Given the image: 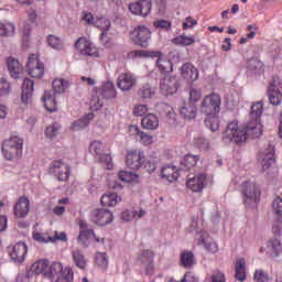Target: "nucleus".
Listing matches in <instances>:
<instances>
[{
  "mask_svg": "<svg viewBox=\"0 0 282 282\" xmlns=\"http://www.w3.org/2000/svg\"><path fill=\"white\" fill-rule=\"evenodd\" d=\"M263 115V104L258 101L251 106V120L246 126H239V121L232 120L227 124L223 132L221 140L225 144H243L249 138H261L263 133V126L261 124V116Z\"/></svg>",
  "mask_w": 282,
  "mask_h": 282,
  "instance_id": "obj_1",
  "label": "nucleus"
},
{
  "mask_svg": "<svg viewBox=\"0 0 282 282\" xmlns=\"http://www.w3.org/2000/svg\"><path fill=\"white\" fill-rule=\"evenodd\" d=\"M32 274H43L51 282H74V271L72 268H63L61 262H52L47 259H41L30 267Z\"/></svg>",
  "mask_w": 282,
  "mask_h": 282,
  "instance_id": "obj_2",
  "label": "nucleus"
},
{
  "mask_svg": "<svg viewBox=\"0 0 282 282\" xmlns=\"http://www.w3.org/2000/svg\"><path fill=\"white\" fill-rule=\"evenodd\" d=\"M2 155L6 160H19L23 155V139L11 137L2 143Z\"/></svg>",
  "mask_w": 282,
  "mask_h": 282,
  "instance_id": "obj_3",
  "label": "nucleus"
},
{
  "mask_svg": "<svg viewBox=\"0 0 282 282\" xmlns=\"http://www.w3.org/2000/svg\"><path fill=\"white\" fill-rule=\"evenodd\" d=\"M241 194L246 206H257L261 199V186L254 181H246L241 185Z\"/></svg>",
  "mask_w": 282,
  "mask_h": 282,
  "instance_id": "obj_4",
  "label": "nucleus"
},
{
  "mask_svg": "<svg viewBox=\"0 0 282 282\" xmlns=\"http://www.w3.org/2000/svg\"><path fill=\"white\" fill-rule=\"evenodd\" d=\"M32 237L36 243H56V241H67V234L65 231H54L51 236L50 232L45 231L43 228L35 224L32 231Z\"/></svg>",
  "mask_w": 282,
  "mask_h": 282,
  "instance_id": "obj_5",
  "label": "nucleus"
},
{
  "mask_svg": "<svg viewBox=\"0 0 282 282\" xmlns=\"http://www.w3.org/2000/svg\"><path fill=\"white\" fill-rule=\"evenodd\" d=\"M200 111L205 116L219 113L221 111V96L217 93L206 95L200 104Z\"/></svg>",
  "mask_w": 282,
  "mask_h": 282,
  "instance_id": "obj_6",
  "label": "nucleus"
},
{
  "mask_svg": "<svg viewBox=\"0 0 282 282\" xmlns=\"http://www.w3.org/2000/svg\"><path fill=\"white\" fill-rule=\"evenodd\" d=\"M74 47L82 56H90L91 58L100 56V51L85 36L77 39Z\"/></svg>",
  "mask_w": 282,
  "mask_h": 282,
  "instance_id": "obj_7",
  "label": "nucleus"
},
{
  "mask_svg": "<svg viewBox=\"0 0 282 282\" xmlns=\"http://www.w3.org/2000/svg\"><path fill=\"white\" fill-rule=\"evenodd\" d=\"M130 39L134 45L140 47H147L149 41L151 40V29L145 25H138L130 33Z\"/></svg>",
  "mask_w": 282,
  "mask_h": 282,
  "instance_id": "obj_8",
  "label": "nucleus"
},
{
  "mask_svg": "<svg viewBox=\"0 0 282 282\" xmlns=\"http://www.w3.org/2000/svg\"><path fill=\"white\" fill-rule=\"evenodd\" d=\"M145 160L147 155H144L142 149H134L128 151L126 156V164L128 169L137 171L138 169H142V165L144 164Z\"/></svg>",
  "mask_w": 282,
  "mask_h": 282,
  "instance_id": "obj_9",
  "label": "nucleus"
},
{
  "mask_svg": "<svg viewBox=\"0 0 282 282\" xmlns=\"http://www.w3.org/2000/svg\"><path fill=\"white\" fill-rule=\"evenodd\" d=\"M26 72L32 78H43L45 75V66L39 59V55L31 54L26 63Z\"/></svg>",
  "mask_w": 282,
  "mask_h": 282,
  "instance_id": "obj_10",
  "label": "nucleus"
},
{
  "mask_svg": "<svg viewBox=\"0 0 282 282\" xmlns=\"http://www.w3.org/2000/svg\"><path fill=\"white\" fill-rule=\"evenodd\" d=\"M155 259V253L151 250H142L137 254L135 263L144 268L145 274H153L155 265L153 261Z\"/></svg>",
  "mask_w": 282,
  "mask_h": 282,
  "instance_id": "obj_11",
  "label": "nucleus"
},
{
  "mask_svg": "<svg viewBox=\"0 0 282 282\" xmlns=\"http://www.w3.org/2000/svg\"><path fill=\"white\" fill-rule=\"evenodd\" d=\"M90 221L96 226H107L113 221V213L105 208H97L90 213Z\"/></svg>",
  "mask_w": 282,
  "mask_h": 282,
  "instance_id": "obj_12",
  "label": "nucleus"
},
{
  "mask_svg": "<svg viewBox=\"0 0 282 282\" xmlns=\"http://www.w3.org/2000/svg\"><path fill=\"white\" fill-rule=\"evenodd\" d=\"M198 246H203L210 254L219 252V245L206 231H198L195 236Z\"/></svg>",
  "mask_w": 282,
  "mask_h": 282,
  "instance_id": "obj_13",
  "label": "nucleus"
},
{
  "mask_svg": "<svg viewBox=\"0 0 282 282\" xmlns=\"http://www.w3.org/2000/svg\"><path fill=\"white\" fill-rule=\"evenodd\" d=\"M48 175L53 177H69L72 175V167L61 159L54 160L48 166Z\"/></svg>",
  "mask_w": 282,
  "mask_h": 282,
  "instance_id": "obj_14",
  "label": "nucleus"
},
{
  "mask_svg": "<svg viewBox=\"0 0 282 282\" xmlns=\"http://www.w3.org/2000/svg\"><path fill=\"white\" fill-rule=\"evenodd\" d=\"M180 74L188 85H193V83L199 79V70L191 63L183 64L180 68Z\"/></svg>",
  "mask_w": 282,
  "mask_h": 282,
  "instance_id": "obj_15",
  "label": "nucleus"
},
{
  "mask_svg": "<svg viewBox=\"0 0 282 282\" xmlns=\"http://www.w3.org/2000/svg\"><path fill=\"white\" fill-rule=\"evenodd\" d=\"M276 159H274V145L269 144L268 149L260 152L258 155V162L261 164L263 171H268Z\"/></svg>",
  "mask_w": 282,
  "mask_h": 282,
  "instance_id": "obj_16",
  "label": "nucleus"
},
{
  "mask_svg": "<svg viewBox=\"0 0 282 282\" xmlns=\"http://www.w3.org/2000/svg\"><path fill=\"white\" fill-rule=\"evenodd\" d=\"M177 89H180L177 77L167 76L161 80L160 90L163 96H173V94H177Z\"/></svg>",
  "mask_w": 282,
  "mask_h": 282,
  "instance_id": "obj_17",
  "label": "nucleus"
},
{
  "mask_svg": "<svg viewBox=\"0 0 282 282\" xmlns=\"http://www.w3.org/2000/svg\"><path fill=\"white\" fill-rule=\"evenodd\" d=\"M77 239L78 242L82 243V246H89V241H95L96 243L105 245L104 236L96 235L94 229L80 230Z\"/></svg>",
  "mask_w": 282,
  "mask_h": 282,
  "instance_id": "obj_18",
  "label": "nucleus"
},
{
  "mask_svg": "<svg viewBox=\"0 0 282 282\" xmlns=\"http://www.w3.org/2000/svg\"><path fill=\"white\" fill-rule=\"evenodd\" d=\"M138 83L135 79V75L132 73H121L117 80V87L121 89V91H131L133 86Z\"/></svg>",
  "mask_w": 282,
  "mask_h": 282,
  "instance_id": "obj_19",
  "label": "nucleus"
},
{
  "mask_svg": "<svg viewBox=\"0 0 282 282\" xmlns=\"http://www.w3.org/2000/svg\"><path fill=\"white\" fill-rule=\"evenodd\" d=\"M9 254L13 262L23 263L25 257H28V245L25 242H18L12 247Z\"/></svg>",
  "mask_w": 282,
  "mask_h": 282,
  "instance_id": "obj_20",
  "label": "nucleus"
},
{
  "mask_svg": "<svg viewBox=\"0 0 282 282\" xmlns=\"http://www.w3.org/2000/svg\"><path fill=\"white\" fill-rule=\"evenodd\" d=\"M151 0H141L129 6V11L139 17H148L151 13Z\"/></svg>",
  "mask_w": 282,
  "mask_h": 282,
  "instance_id": "obj_21",
  "label": "nucleus"
},
{
  "mask_svg": "<svg viewBox=\"0 0 282 282\" xmlns=\"http://www.w3.org/2000/svg\"><path fill=\"white\" fill-rule=\"evenodd\" d=\"M269 101L271 105H281L282 93L279 90V77H274L268 89Z\"/></svg>",
  "mask_w": 282,
  "mask_h": 282,
  "instance_id": "obj_22",
  "label": "nucleus"
},
{
  "mask_svg": "<svg viewBox=\"0 0 282 282\" xmlns=\"http://www.w3.org/2000/svg\"><path fill=\"white\" fill-rule=\"evenodd\" d=\"M34 94V82L30 78H25L22 84V104L28 106L32 105V96Z\"/></svg>",
  "mask_w": 282,
  "mask_h": 282,
  "instance_id": "obj_23",
  "label": "nucleus"
},
{
  "mask_svg": "<svg viewBox=\"0 0 282 282\" xmlns=\"http://www.w3.org/2000/svg\"><path fill=\"white\" fill-rule=\"evenodd\" d=\"M129 131L130 133H132V135H135L139 142H141V144H143L144 147H151V144L153 143V135L140 130V127L130 126Z\"/></svg>",
  "mask_w": 282,
  "mask_h": 282,
  "instance_id": "obj_24",
  "label": "nucleus"
},
{
  "mask_svg": "<svg viewBox=\"0 0 282 282\" xmlns=\"http://www.w3.org/2000/svg\"><path fill=\"white\" fill-rule=\"evenodd\" d=\"M138 184V177H130V178H124V177H118L115 180L109 181V188H113L115 191H120V188H124V186H135Z\"/></svg>",
  "mask_w": 282,
  "mask_h": 282,
  "instance_id": "obj_25",
  "label": "nucleus"
},
{
  "mask_svg": "<svg viewBox=\"0 0 282 282\" xmlns=\"http://www.w3.org/2000/svg\"><path fill=\"white\" fill-rule=\"evenodd\" d=\"M8 70L12 78H21L23 76V65L14 57L7 59Z\"/></svg>",
  "mask_w": 282,
  "mask_h": 282,
  "instance_id": "obj_26",
  "label": "nucleus"
},
{
  "mask_svg": "<svg viewBox=\"0 0 282 282\" xmlns=\"http://www.w3.org/2000/svg\"><path fill=\"white\" fill-rule=\"evenodd\" d=\"M30 213V199L28 197H20L14 206V215L15 217H28Z\"/></svg>",
  "mask_w": 282,
  "mask_h": 282,
  "instance_id": "obj_27",
  "label": "nucleus"
},
{
  "mask_svg": "<svg viewBox=\"0 0 282 282\" xmlns=\"http://www.w3.org/2000/svg\"><path fill=\"white\" fill-rule=\"evenodd\" d=\"M97 96L101 98H116V86L111 82H106L101 85V87L97 90Z\"/></svg>",
  "mask_w": 282,
  "mask_h": 282,
  "instance_id": "obj_28",
  "label": "nucleus"
},
{
  "mask_svg": "<svg viewBox=\"0 0 282 282\" xmlns=\"http://www.w3.org/2000/svg\"><path fill=\"white\" fill-rule=\"evenodd\" d=\"M141 127L143 129H147L148 131H155L158 127H160V118L153 113H148L142 120H141Z\"/></svg>",
  "mask_w": 282,
  "mask_h": 282,
  "instance_id": "obj_29",
  "label": "nucleus"
},
{
  "mask_svg": "<svg viewBox=\"0 0 282 282\" xmlns=\"http://www.w3.org/2000/svg\"><path fill=\"white\" fill-rule=\"evenodd\" d=\"M206 186V178L204 177H192L186 182V187L192 191V193H202Z\"/></svg>",
  "mask_w": 282,
  "mask_h": 282,
  "instance_id": "obj_30",
  "label": "nucleus"
},
{
  "mask_svg": "<svg viewBox=\"0 0 282 282\" xmlns=\"http://www.w3.org/2000/svg\"><path fill=\"white\" fill-rule=\"evenodd\" d=\"M180 113L181 116H183V118L185 120H193V118H195L197 116V105L192 104V102H185L181 109H180Z\"/></svg>",
  "mask_w": 282,
  "mask_h": 282,
  "instance_id": "obj_31",
  "label": "nucleus"
},
{
  "mask_svg": "<svg viewBox=\"0 0 282 282\" xmlns=\"http://www.w3.org/2000/svg\"><path fill=\"white\" fill-rule=\"evenodd\" d=\"M122 202V196L117 193H106L101 196V205L113 208V206H118Z\"/></svg>",
  "mask_w": 282,
  "mask_h": 282,
  "instance_id": "obj_32",
  "label": "nucleus"
},
{
  "mask_svg": "<svg viewBox=\"0 0 282 282\" xmlns=\"http://www.w3.org/2000/svg\"><path fill=\"white\" fill-rule=\"evenodd\" d=\"M158 58L156 67L161 72V74H171L173 72V63L162 56V52H160V56H154Z\"/></svg>",
  "mask_w": 282,
  "mask_h": 282,
  "instance_id": "obj_33",
  "label": "nucleus"
},
{
  "mask_svg": "<svg viewBox=\"0 0 282 282\" xmlns=\"http://www.w3.org/2000/svg\"><path fill=\"white\" fill-rule=\"evenodd\" d=\"M42 100L44 102L45 109L48 110L51 113H54V111L57 110L56 97L52 94V91L46 90L44 93V96L42 97Z\"/></svg>",
  "mask_w": 282,
  "mask_h": 282,
  "instance_id": "obj_34",
  "label": "nucleus"
},
{
  "mask_svg": "<svg viewBox=\"0 0 282 282\" xmlns=\"http://www.w3.org/2000/svg\"><path fill=\"white\" fill-rule=\"evenodd\" d=\"M236 279L237 281L243 282L248 278L246 275V259L238 258L235 262Z\"/></svg>",
  "mask_w": 282,
  "mask_h": 282,
  "instance_id": "obj_35",
  "label": "nucleus"
},
{
  "mask_svg": "<svg viewBox=\"0 0 282 282\" xmlns=\"http://www.w3.org/2000/svg\"><path fill=\"white\" fill-rule=\"evenodd\" d=\"M73 262L79 270H85L87 268V258L83 251L76 249L72 251Z\"/></svg>",
  "mask_w": 282,
  "mask_h": 282,
  "instance_id": "obj_36",
  "label": "nucleus"
},
{
  "mask_svg": "<svg viewBox=\"0 0 282 282\" xmlns=\"http://www.w3.org/2000/svg\"><path fill=\"white\" fill-rule=\"evenodd\" d=\"M95 264L101 272H107L109 268V256H107V252H97L95 254Z\"/></svg>",
  "mask_w": 282,
  "mask_h": 282,
  "instance_id": "obj_37",
  "label": "nucleus"
},
{
  "mask_svg": "<svg viewBox=\"0 0 282 282\" xmlns=\"http://www.w3.org/2000/svg\"><path fill=\"white\" fill-rule=\"evenodd\" d=\"M128 56L129 58H155V56H160V52L138 50L130 52Z\"/></svg>",
  "mask_w": 282,
  "mask_h": 282,
  "instance_id": "obj_38",
  "label": "nucleus"
},
{
  "mask_svg": "<svg viewBox=\"0 0 282 282\" xmlns=\"http://www.w3.org/2000/svg\"><path fill=\"white\" fill-rule=\"evenodd\" d=\"M183 171L174 165H165L161 170V177H180Z\"/></svg>",
  "mask_w": 282,
  "mask_h": 282,
  "instance_id": "obj_39",
  "label": "nucleus"
},
{
  "mask_svg": "<svg viewBox=\"0 0 282 282\" xmlns=\"http://www.w3.org/2000/svg\"><path fill=\"white\" fill-rule=\"evenodd\" d=\"M172 43L174 45H180L181 47H186V46L194 45L195 37L182 34V35L174 37L172 40Z\"/></svg>",
  "mask_w": 282,
  "mask_h": 282,
  "instance_id": "obj_40",
  "label": "nucleus"
},
{
  "mask_svg": "<svg viewBox=\"0 0 282 282\" xmlns=\"http://www.w3.org/2000/svg\"><path fill=\"white\" fill-rule=\"evenodd\" d=\"M247 69L253 74H261L263 72V62L257 57H252L247 62Z\"/></svg>",
  "mask_w": 282,
  "mask_h": 282,
  "instance_id": "obj_41",
  "label": "nucleus"
},
{
  "mask_svg": "<svg viewBox=\"0 0 282 282\" xmlns=\"http://www.w3.org/2000/svg\"><path fill=\"white\" fill-rule=\"evenodd\" d=\"M181 263L183 268H193L195 265V254L192 251H183L181 253Z\"/></svg>",
  "mask_w": 282,
  "mask_h": 282,
  "instance_id": "obj_42",
  "label": "nucleus"
},
{
  "mask_svg": "<svg viewBox=\"0 0 282 282\" xmlns=\"http://www.w3.org/2000/svg\"><path fill=\"white\" fill-rule=\"evenodd\" d=\"M94 120V113H88L86 117H83L75 122H73V129L74 131H80V129H85L89 126V122Z\"/></svg>",
  "mask_w": 282,
  "mask_h": 282,
  "instance_id": "obj_43",
  "label": "nucleus"
},
{
  "mask_svg": "<svg viewBox=\"0 0 282 282\" xmlns=\"http://www.w3.org/2000/svg\"><path fill=\"white\" fill-rule=\"evenodd\" d=\"M218 113L206 115L205 124L210 131H217L219 129V116Z\"/></svg>",
  "mask_w": 282,
  "mask_h": 282,
  "instance_id": "obj_44",
  "label": "nucleus"
},
{
  "mask_svg": "<svg viewBox=\"0 0 282 282\" xmlns=\"http://www.w3.org/2000/svg\"><path fill=\"white\" fill-rule=\"evenodd\" d=\"M197 162H199V155L186 154L183 158L181 164L182 166H184V169L189 171V169H194V166H197Z\"/></svg>",
  "mask_w": 282,
  "mask_h": 282,
  "instance_id": "obj_45",
  "label": "nucleus"
},
{
  "mask_svg": "<svg viewBox=\"0 0 282 282\" xmlns=\"http://www.w3.org/2000/svg\"><path fill=\"white\" fill-rule=\"evenodd\" d=\"M45 137L48 140H54L57 135L61 134V123L55 122L46 127L45 129Z\"/></svg>",
  "mask_w": 282,
  "mask_h": 282,
  "instance_id": "obj_46",
  "label": "nucleus"
},
{
  "mask_svg": "<svg viewBox=\"0 0 282 282\" xmlns=\"http://www.w3.org/2000/svg\"><path fill=\"white\" fill-rule=\"evenodd\" d=\"M95 28L101 30V32H109V28H111V21L106 17L96 18Z\"/></svg>",
  "mask_w": 282,
  "mask_h": 282,
  "instance_id": "obj_47",
  "label": "nucleus"
},
{
  "mask_svg": "<svg viewBox=\"0 0 282 282\" xmlns=\"http://www.w3.org/2000/svg\"><path fill=\"white\" fill-rule=\"evenodd\" d=\"M67 87H69V82H67L66 79L53 80V91H55V94H65Z\"/></svg>",
  "mask_w": 282,
  "mask_h": 282,
  "instance_id": "obj_48",
  "label": "nucleus"
},
{
  "mask_svg": "<svg viewBox=\"0 0 282 282\" xmlns=\"http://www.w3.org/2000/svg\"><path fill=\"white\" fill-rule=\"evenodd\" d=\"M89 152L93 155L99 158V155H102V153H105V143L100 141H93L89 145Z\"/></svg>",
  "mask_w": 282,
  "mask_h": 282,
  "instance_id": "obj_49",
  "label": "nucleus"
},
{
  "mask_svg": "<svg viewBox=\"0 0 282 282\" xmlns=\"http://www.w3.org/2000/svg\"><path fill=\"white\" fill-rule=\"evenodd\" d=\"M14 24L0 22V36H14Z\"/></svg>",
  "mask_w": 282,
  "mask_h": 282,
  "instance_id": "obj_50",
  "label": "nucleus"
},
{
  "mask_svg": "<svg viewBox=\"0 0 282 282\" xmlns=\"http://www.w3.org/2000/svg\"><path fill=\"white\" fill-rule=\"evenodd\" d=\"M46 41L53 50H63V40H61V37L56 35H48Z\"/></svg>",
  "mask_w": 282,
  "mask_h": 282,
  "instance_id": "obj_51",
  "label": "nucleus"
},
{
  "mask_svg": "<svg viewBox=\"0 0 282 282\" xmlns=\"http://www.w3.org/2000/svg\"><path fill=\"white\" fill-rule=\"evenodd\" d=\"M99 162L106 166L108 171H111L113 169V159L111 158V154L102 153L101 155L97 156Z\"/></svg>",
  "mask_w": 282,
  "mask_h": 282,
  "instance_id": "obj_52",
  "label": "nucleus"
},
{
  "mask_svg": "<svg viewBox=\"0 0 282 282\" xmlns=\"http://www.w3.org/2000/svg\"><path fill=\"white\" fill-rule=\"evenodd\" d=\"M202 100V90L199 88L191 87L189 88V101L192 105L199 102Z\"/></svg>",
  "mask_w": 282,
  "mask_h": 282,
  "instance_id": "obj_53",
  "label": "nucleus"
},
{
  "mask_svg": "<svg viewBox=\"0 0 282 282\" xmlns=\"http://www.w3.org/2000/svg\"><path fill=\"white\" fill-rule=\"evenodd\" d=\"M202 226L203 223L199 218H194L189 225V227L187 228V232H205L204 230H202Z\"/></svg>",
  "mask_w": 282,
  "mask_h": 282,
  "instance_id": "obj_54",
  "label": "nucleus"
},
{
  "mask_svg": "<svg viewBox=\"0 0 282 282\" xmlns=\"http://www.w3.org/2000/svg\"><path fill=\"white\" fill-rule=\"evenodd\" d=\"M102 98L100 95H98V93L96 91V94L91 97L90 99V109H93V111H98V109H100L104 105L102 102Z\"/></svg>",
  "mask_w": 282,
  "mask_h": 282,
  "instance_id": "obj_55",
  "label": "nucleus"
},
{
  "mask_svg": "<svg viewBox=\"0 0 282 282\" xmlns=\"http://www.w3.org/2000/svg\"><path fill=\"white\" fill-rule=\"evenodd\" d=\"M132 113L133 116H137V117L147 116V113H149V106L144 104H137L133 107Z\"/></svg>",
  "mask_w": 282,
  "mask_h": 282,
  "instance_id": "obj_56",
  "label": "nucleus"
},
{
  "mask_svg": "<svg viewBox=\"0 0 282 282\" xmlns=\"http://www.w3.org/2000/svg\"><path fill=\"white\" fill-rule=\"evenodd\" d=\"M139 96L141 98H153V96H155V90L151 88L150 85H144L139 89Z\"/></svg>",
  "mask_w": 282,
  "mask_h": 282,
  "instance_id": "obj_57",
  "label": "nucleus"
},
{
  "mask_svg": "<svg viewBox=\"0 0 282 282\" xmlns=\"http://www.w3.org/2000/svg\"><path fill=\"white\" fill-rule=\"evenodd\" d=\"M270 279V276L268 275V272L258 269L254 271L253 274V281L256 282H267Z\"/></svg>",
  "mask_w": 282,
  "mask_h": 282,
  "instance_id": "obj_58",
  "label": "nucleus"
},
{
  "mask_svg": "<svg viewBox=\"0 0 282 282\" xmlns=\"http://www.w3.org/2000/svg\"><path fill=\"white\" fill-rule=\"evenodd\" d=\"M269 252H274L279 254L281 252V241L279 239H273L268 242Z\"/></svg>",
  "mask_w": 282,
  "mask_h": 282,
  "instance_id": "obj_59",
  "label": "nucleus"
},
{
  "mask_svg": "<svg viewBox=\"0 0 282 282\" xmlns=\"http://www.w3.org/2000/svg\"><path fill=\"white\" fill-rule=\"evenodd\" d=\"M193 143L194 147H197V149H202L203 151H206V149L209 147L208 140L204 139V137L195 138Z\"/></svg>",
  "mask_w": 282,
  "mask_h": 282,
  "instance_id": "obj_60",
  "label": "nucleus"
},
{
  "mask_svg": "<svg viewBox=\"0 0 282 282\" xmlns=\"http://www.w3.org/2000/svg\"><path fill=\"white\" fill-rule=\"evenodd\" d=\"M12 89L10 88V82L0 78V96H8Z\"/></svg>",
  "mask_w": 282,
  "mask_h": 282,
  "instance_id": "obj_61",
  "label": "nucleus"
},
{
  "mask_svg": "<svg viewBox=\"0 0 282 282\" xmlns=\"http://www.w3.org/2000/svg\"><path fill=\"white\" fill-rule=\"evenodd\" d=\"M82 21H85L87 25H94V26L96 25V19L94 18V14L87 11H84L82 13Z\"/></svg>",
  "mask_w": 282,
  "mask_h": 282,
  "instance_id": "obj_62",
  "label": "nucleus"
},
{
  "mask_svg": "<svg viewBox=\"0 0 282 282\" xmlns=\"http://www.w3.org/2000/svg\"><path fill=\"white\" fill-rule=\"evenodd\" d=\"M273 210L276 215H282V198L279 196L273 200Z\"/></svg>",
  "mask_w": 282,
  "mask_h": 282,
  "instance_id": "obj_63",
  "label": "nucleus"
},
{
  "mask_svg": "<svg viewBox=\"0 0 282 282\" xmlns=\"http://www.w3.org/2000/svg\"><path fill=\"white\" fill-rule=\"evenodd\" d=\"M212 282H226V275L221 271H216L212 274Z\"/></svg>",
  "mask_w": 282,
  "mask_h": 282,
  "instance_id": "obj_64",
  "label": "nucleus"
}]
</instances>
